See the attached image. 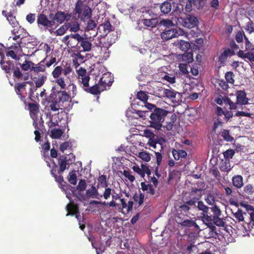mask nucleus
Wrapping results in <instances>:
<instances>
[{
  "label": "nucleus",
  "mask_w": 254,
  "mask_h": 254,
  "mask_svg": "<svg viewBox=\"0 0 254 254\" xmlns=\"http://www.w3.org/2000/svg\"><path fill=\"white\" fill-rule=\"evenodd\" d=\"M73 13L78 14L81 21L85 22L87 20L86 26L85 27V31L93 30L96 26L95 21L91 19L92 11L91 8L87 4H84L81 0H77L73 10Z\"/></svg>",
  "instance_id": "nucleus-1"
},
{
  "label": "nucleus",
  "mask_w": 254,
  "mask_h": 254,
  "mask_svg": "<svg viewBox=\"0 0 254 254\" xmlns=\"http://www.w3.org/2000/svg\"><path fill=\"white\" fill-rule=\"evenodd\" d=\"M70 94L65 90L59 91L57 93L55 92L51 93L46 100L50 103V107L53 111H58L60 108V104L68 101L70 99Z\"/></svg>",
  "instance_id": "nucleus-2"
},
{
  "label": "nucleus",
  "mask_w": 254,
  "mask_h": 254,
  "mask_svg": "<svg viewBox=\"0 0 254 254\" xmlns=\"http://www.w3.org/2000/svg\"><path fill=\"white\" fill-rule=\"evenodd\" d=\"M170 112L163 108H155L150 115V127L159 130L162 127L167 115Z\"/></svg>",
  "instance_id": "nucleus-3"
},
{
  "label": "nucleus",
  "mask_w": 254,
  "mask_h": 254,
  "mask_svg": "<svg viewBox=\"0 0 254 254\" xmlns=\"http://www.w3.org/2000/svg\"><path fill=\"white\" fill-rule=\"evenodd\" d=\"M1 68L6 73L10 74L13 73V77L14 80H22L23 73L20 70V63L19 62H13L11 61L4 62L1 59L0 61Z\"/></svg>",
  "instance_id": "nucleus-4"
},
{
  "label": "nucleus",
  "mask_w": 254,
  "mask_h": 254,
  "mask_svg": "<svg viewBox=\"0 0 254 254\" xmlns=\"http://www.w3.org/2000/svg\"><path fill=\"white\" fill-rule=\"evenodd\" d=\"M236 96V101L235 102H233L230 98L226 97L224 99V103L229 105L231 110H235L242 105L248 103L249 99L246 96L247 94L245 91H237Z\"/></svg>",
  "instance_id": "nucleus-5"
},
{
  "label": "nucleus",
  "mask_w": 254,
  "mask_h": 254,
  "mask_svg": "<svg viewBox=\"0 0 254 254\" xmlns=\"http://www.w3.org/2000/svg\"><path fill=\"white\" fill-rule=\"evenodd\" d=\"M27 84H29L30 87H33L34 85V83L31 81L18 82L15 83L14 85V90L16 93L25 105H26V96L23 95V92L25 91Z\"/></svg>",
  "instance_id": "nucleus-6"
},
{
  "label": "nucleus",
  "mask_w": 254,
  "mask_h": 254,
  "mask_svg": "<svg viewBox=\"0 0 254 254\" xmlns=\"http://www.w3.org/2000/svg\"><path fill=\"white\" fill-rule=\"evenodd\" d=\"M202 190L201 189H197L192 188L189 192L188 198V204H193L196 206V202L199 200L202 196Z\"/></svg>",
  "instance_id": "nucleus-7"
},
{
  "label": "nucleus",
  "mask_w": 254,
  "mask_h": 254,
  "mask_svg": "<svg viewBox=\"0 0 254 254\" xmlns=\"http://www.w3.org/2000/svg\"><path fill=\"white\" fill-rule=\"evenodd\" d=\"M49 17L53 20L54 25H55L56 21L59 24H62L64 21H68L71 17V14L65 13L64 11H58L55 14L50 13Z\"/></svg>",
  "instance_id": "nucleus-8"
},
{
  "label": "nucleus",
  "mask_w": 254,
  "mask_h": 254,
  "mask_svg": "<svg viewBox=\"0 0 254 254\" xmlns=\"http://www.w3.org/2000/svg\"><path fill=\"white\" fill-rule=\"evenodd\" d=\"M37 23L39 28L48 29L54 26V21L52 19L49 20L47 15L43 13L38 14L37 18Z\"/></svg>",
  "instance_id": "nucleus-9"
},
{
  "label": "nucleus",
  "mask_w": 254,
  "mask_h": 254,
  "mask_svg": "<svg viewBox=\"0 0 254 254\" xmlns=\"http://www.w3.org/2000/svg\"><path fill=\"white\" fill-rule=\"evenodd\" d=\"M185 215L183 214H178L176 217L177 223L184 227H194L196 229L199 228V226L195 221L189 219H185Z\"/></svg>",
  "instance_id": "nucleus-10"
},
{
  "label": "nucleus",
  "mask_w": 254,
  "mask_h": 254,
  "mask_svg": "<svg viewBox=\"0 0 254 254\" xmlns=\"http://www.w3.org/2000/svg\"><path fill=\"white\" fill-rule=\"evenodd\" d=\"M181 20L183 26L188 28L194 27L198 22L197 18L190 14L187 15L186 17L181 18Z\"/></svg>",
  "instance_id": "nucleus-11"
},
{
  "label": "nucleus",
  "mask_w": 254,
  "mask_h": 254,
  "mask_svg": "<svg viewBox=\"0 0 254 254\" xmlns=\"http://www.w3.org/2000/svg\"><path fill=\"white\" fill-rule=\"evenodd\" d=\"M2 14L6 17V20L13 29L22 28L12 11L7 12L6 10H2Z\"/></svg>",
  "instance_id": "nucleus-12"
},
{
  "label": "nucleus",
  "mask_w": 254,
  "mask_h": 254,
  "mask_svg": "<svg viewBox=\"0 0 254 254\" xmlns=\"http://www.w3.org/2000/svg\"><path fill=\"white\" fill-rule=\"evenodd\" d=\"M163 93L160 94L163 97H167L171 99L173 102L175 103H178L181 100L182 95L180 93L177 92L174 90L169 89L163 90Z\"/></svg>",
  "instance_id": "nucleus-13"
},
{
  "label": "nucleus",
  "mask_w": 254,
  "mask_h": 254,
  "mask_svg": "<svg viewBox=\"0 0 254 254\" xmlns=\"http://www.w3.org/2000/svg\"><path fill=\"white\" fill-rule=\"evenodd\" d=\"M60 150L64 155L66 156H64V155L62 156L64 158V159H74L75 156L70 153L71 151L70 148H69V144L67 141H65L60 145Z\"/></svg>",
  "instance_id": "nucleus-14"
},
{
  "label": "nucleus",
  "mask_w": 254,
  "mask_h": 254,
  "mask_svg": "<svg viewBox=\"0 0 254 254\" xmlns=\"http://www.w3.org/2000/svg\"><path fill=\"white\" fill-rule=\"evenodd\" d=\"M28 106L29 114L31 118L34 120V122L37 118L38 114L40 111V105L37 102L26 103Z\"/></svg>",
  "instance_id": "nucleus-15"
},
{
  "label": "nucleus",
  "mask_w": 254,
  "mask_h": 254,
  "mask_svg": "<svg viewBox=\"0 0 254 254\" xmlns=\"http://www.w3.org/2000/svg\"><path fill=\"white\" fill-rule=\"evenodd\" d=\"M113 82V78L111 76L110 73L107 72L104 73L100 77L98 82L99 85L104 88H106V86H110Z\"/></svg>",
  "instance_id": "nucleus-16"
},
{
  "label": "nucleus",
  "mask_w": 254,
  "mask_h": 254,
  "mask_svg": "<svg viewBox=\"0 0 254 254\" xmlns=\"http://www.w3.org/2000/svg\"><path fill=\"white\" fill-rule=\"evenodd\" d=\"M235 54V53L233 50H231L229 48H225L218 57V62L221 66H224L228 57H231Z\"/></svg>",
  "instance_id": "nucleus-17"
},
{
  "label": "nucleus",
  "mask_w": 254,
  "mask_h": 254,
  "mask_svg": "<svg viewBox=\"0 0 254 254\" xmlns=\"http://www.w3.org/2000/svg\"><path fill=\"white\" fill-rule=\"evenodd\" d=\"M179 33L176 29H165L164 32L161 33V38L164 40H168L173 38L177 37Z\"/></svg>",
  "instance_id": "nucleus-18"
},
{
  "label": "nucleus",
  "mask_w": 254,
  "mask_h": 254,
  "mask_svg": "<svg viewBox=\"0 0 254 254\" xmlns=\"http://www.w3.org/2000/svg\"><path fill=\"white\" fill-rule=\"evenodd\" d=\"M188 202V198H185V200H183V203H181V205L179 207L178 210L181 212L180 214L186 213L187 215V212H189V211L191 208H195L196 206H194L193 204H188L187 202Z\"/></svg>",
  "instance_id": "nucleus-19"
},
{
  "label": "nucleus",
  "mask_w": 254,
  "mask_h": 254,
  "mask_svg": "<svg viewBox=\"0 0 254 254\" xmlns=\"http://www.w3.org/2000/svg\"><path fill=\"white\" fill-rule=\"evenodd\" d=\"M205 221H212L213 222V223L218 226H224L225 223V222L219 217V216L217 217H212V215H206L205 216V218H204V220H203V222Z\"/></svg>",
  "instance_id": "nucleus-20"
},
{
  "label": "nucleus",
  "mask_w": 254,
  "mask_h": 254,
  "mask_svg": "<svg viewBox=\"0 0 254 254\" xmlns=\"http://www.w3.org/2000/svg\"><path fill=\"white\" fill-rule=\"evenodd\" d=\"M110 35L107 38L105 37L101 39L98 46L101 48H106L107 49L110 48L115 42V39L112 37L110 38Z\"/></svg>",
  "instance_id": "nucleus-21"
},
{
  "label": "nucleus",
  "mask_w": 254,
  "mask_h": 254,
  "mask_svg": "<svg viewBox=\"0 0 254 254\" xmlns=\"http://www.w3.org/2000/svg\"><path fill=\"white\" fill-rule=\"evenodd\" d=\"M86 194L88 197L96 198L97 199H99L100 197H102V195L99 194L97 189L93 185L92 186L91 189L86 190Z\"/></svg>",
  "instance_id": "nucleus-22"
},
{
  "label": "nucleus",
  "mask_w": 254,
  "mask_h": 254,
  "mask_svg": "<svg viewBox=\"0 0 254 254\" xmlns=\"http://www.w3.org/2000/svg\"><path fill=\"white\" fill-rule=\"evenodd\" d=\"M232 184L237 189H241L244 185L243 178L241 175H235L232 177Z\"/></svg>",
  "instance_id": "nucleus-23"
},
{
  "label": "nucleus",
  "mask_w": 254,
  "mask_h": 254,
  "mask_svg": "<svg viewBox=\"0 0 254 254\" xmlns=\"http://www.w3.org/2000/svg\"><path fill=\"white\" fill-rule=\"evenodd\" d=\"M197 205H196V207L199 210H201L203 211L202 213V220L203 221V220H204V218H205V216L206 215L208 214V209L209 207L206 206L203 201L198 200V201L196 202Z\"/></svg>",
  "instance_id": "nucleus-24"
},
{
  "label": "nucleus",
  "mask_w": 254,
  "mask_h": 254,
  "mask_svg": "<svg viewBox=\"0 0 254 254\" xmlns=\"http://www.w3.org/2000/svg\"><path fill=\"white\" fill-rule=\"evenodd\" d=\"M141 21L144 25L151 28L155 27L159 23V20L157 18L143 19Z\"/></svg>",
  "instance_id": "nucleus-25"
},
{
  "label": "nucleus",
  "mask_w": 254,
  "mask_h": 254,
  "mask_svg": "<svg viewBox=\"0 0 254 254\" xmlns=\"http://www.w3.org/2000/svg\"><path fill=\"white\" fill-rule=\"evenodd\" d=\"M204 223L210 230L209 233L210 236L213 238H216V237L218 236V234L217 232L216 227L214 225V223H212V221H205Z\"/></svg>",
  "instance_id": "nucleus-26"
},
{
  "label": "nucleus",
  "mask_w": 254,
  "mask_h": 254,
  "mask_svg": "<svg viewBox=\"0 0 254 254\" xmlns=\"http://www.w3.org/2000/svg\"><path fill=\"white\" fill-rule=\"evenodd\" d=\"M161 12L163 14L169 13L172 9V5L170 2L166 1L160 5Z\"/></svg>",
  "instance_id": "nucleus-27"
},
{
  "label": "nucleus",
  "mask_w": 254,
  "mask_h": 254,
  "mask_svg": "<svg viewBox=\"0 0 254 254\" xmlns=\"http://www.w3.org/2000/svg\"><path fill=\"white\" fill-rule=\"evenodd\" d=\"M46 61V58L42 60L40 63L36 65V66L33 65L31 69V71H34L35 72L38 73L39 72H44L45 70V65L42 64V63H44Z\"/></svg>",
  "instance_id": "nucleus-28"
},
{
  "label": "nucleus",
  "mask_w": 254,
  "mask_h": 254,
  "mask_svg": "<svg viewBox=\"0 0 254 254\" xmlns=\"http://www.w3.org/2000/svg\"><path fill=\"white\" fill-rule=\"evenodd\" d=\"M90 77L89 75L83 77H78V81L80 86L85 91V88H87L89 85V82Z\"/></svg>",
  "instance_id": "nucleus-29"
},
{
  "label": "nucleus",
  "mask_w": 254,
  "mask_h": 254,
  "mask_svg": "<svg viewBox=\"0 0 254 254\" xmlns=\"http://www.w3.org/2000/svg\"><path fill=\"white\" fill-rule=\"evenodd\" d=\"M79 45L82 47L83 52H89L91 49L92 44L86 38H85Z\"/></svg>",
  "instance_id": "nucleus-30"
},
{
  "label": "nucleus",
  "mask_w": 254,
  "mask_h": 254,
  "mask_svg": "<svg viewBox=\"0 0 254 254\" xmlns=\"http://www.w3.org/2000/svg\"><path fill=\"white\" fill-rule=\"evenodd\" d=\"M66 210L67 211V213L66 215V216L69 215H74L76 213H78V207L73 203H69L67 205Z\"/></svg>",
  "instance_id": "nucleus-31"
},
{
  "label": "nucleus",
  "mask_w": 254,
  "mask_h": 254,
  "mask_svg": "<svg viewBox=\"0 0 254 254\" xmlns=\"http://www.w3.org/2000/svg\"><path fill=\"white\" fill-rule=\"evenodd\" d=\"M25 30L23 28L13 29L11 31L12 34L14 35L13 38L14 40H16L17 39H21L24 38V36L22 35V33L24 32Z\"/></svg>",
  "instance_id": "nucleus-32"
},
{
  "label": "nucleus",
  "mask_w": 254,
  "mask_h": 254,
  "mask_svg": "<svg viewBox=\"0 0 254 254\" xmlns=\"http://www.w3.org/2000/svg\"><path fill=\"white\" fill-rule=\"evenodd\" d=\"M99 28H103L105 34H107L113 30V26L109 20H105L103 23L100 25Z\"/></svg>",
  "instance_id": "nucleus-33"
},
{
  "label": "nucleus",
  "mask_w": 254,
  "mask_h": 254,
  "mask_svg": "<svg viewBox=\"0 0 254 254\" xmlns=\"http://www.w3.org/2000/svg\"><path fill=\"white\" fill-rule=\"evenodd\" d=\"M172 154L174 157V159H180L185 158L187 155V152L183 150H176L173 149L172 151Z\"/></svg>",
  "instance_id": "nucleus-34"
},
{
  "label": "nucleus",
  "mask_w": 254,
  "mask_h": 254,
  "mask_svg": "<svg viewBox=\"0 0 254 254\" xmlns=\"http://www.w3.org/2000/svg\"><path fill=\"white\" fill-rule=\"evenodd\" d=\"M85 91L93 95H97L100 93V90L99 86L95 84L91 87L89 86L85 88Z\"/></svg>",
  "instance_id": "nucleus-35"
},
{
  "label": "nucleus",
  "mask_w": 254,
  "mask_h": 254,
  "mask_svg": "<svg viewBox=\"0 0 254 254\" xmlns=\"http://www.w3.org/2000/svg\"><path fill=\"white\" fill-rule=\"evenodd\" d=\"M204 200L208 205H215L216 198L214 195L212 193H207L204 197Z\"/></svg>",
  "instance_id": "nucleus-36"
},
{
  "label": "nucleus",
  "mask_w": 254,
  "mask_h": 254,
  "mask_svg": "<svg viewBox=\"0 0 254 254\" xmlns=\"http://www.w3.org/2000/svg\"><path fill=\"white\" fill-rule=\"evenodd\" d=\"M220 168L222 171H229L231 169L230 160H221Z\"/></svg>",
  "instance_id": "nucleus-37"
},
{
  "label": "nucleus",
  "mask_w": 254,
  "mask_h": 254,
  "mask_svg": "<svg viewBox=\"0 0 254 254\" xmlns=\"http://www.w3.org/2000/svg\"><path fill=\"white\" fill-rule=\"evenodd\" d=\"M98 185L97 186L98 188L100 186L102 188H107L108 186V184L107 182V177L106 175H102L100 176L98 178Z\"/></svg>",
  "instance_id": "nucleus-38"
},
{
  "label": "nucleus",
  "mask_w": 254,
  "mask_h": 254,
  "mask_svg": "<svg viewBox=\"0 0 254 254\" xmlns=\"http://www.w3.org/2000/svg\"><path fill=\"white\" fill-rule=\"evenodd\" d=\"M69 26L70 25L69 24H66V23H64V25L61 26L56 31L57 35L62 36L64 35L66 32V31L69 29Z\"/></svg>",
  "instance_id": "nucleus-39"
},
{
  "label": "nucleus",
  "mask_w": 254,
  "mask_h": 254,
  "mask_svg": "<svg viewBox=\"0 0 254 254\" xmlns=\"http://www.w3.org/2000/svg\"><path fill=\"white\" fill-rule=\"evenodd\" d=\"M47 77L44 75H39L38 78L35 81L36 88L41 87L44 84Z\"/></svg>",
  "instance_id": "nucleus-40"
},
{
  "label": "nucleus",
  "mask_w": 254,
  "mask_h": 254,
  "mask_svg": "<svg viewBox=\"0 0 254 254\" xmlns=\"http://www.w3.org/2000/svg\"><path fill=\"white\" fill-rule=\"evenodd\" d=\"M183 61L186 62L187 64H190L193 61V54L190 52H186L182 55Z\"/></svg>",
  "instance_id": "nucleus-41"
},
{
  "label": "nucleus",
  "mask_w": 254,
  "mask_h": 254,
  "mask_svg": "<svg viewBox=\"0 0 254 254\" xmlns=\"http://www.w3.org/2000/svg\"><path fill=\"white\" fill-rule=\"evenodd\" d=\"M67 92L70 94L71 96L74 97L77 93L76 86L73 83H70L67 87Z\"/></svg>",
  "instance_id": "nucleus-42"
},
{
  "label": "nucleus",
  "mask_w": 254,
  "mask_h": 254,
  "mask_svg": "<svg viewBox=\"0 0 254 254\" xmlns=\"http://www.w3.org/2000/svg\"><path fill=\"white\" fill-rule=\"evenodd\" d=\"M68 181L72 185H75L77 183V176L75 171H72L68 174Z\"/></svg>",
  "instance_id": "nucleus-43"
},
{
  "label": "nucleus",
  "mask_w": 254,
  "mask_h": 254,
  "mask_svg": "<svg viewBox=\"0 0 254 254\" xmlns=\"http://www.w3.org/2000/svg\"><path fill=\"white\" fill-rule=\"evenodd\" d=\"M180 49L185 52H187L190 48V44L189 42L181 40L179 42Z\"/></svg>",
  "instance_id": "nucleus-44"
},
{
  "label": "nucleus",
  "mask_w": 254,
  "mask_h": 254,
  "mask_svg": "<svg viewBox=\"0 0 254 254\" xmlns=\"http://www.w3.org/2000/svg\"><path fill=\"white\" fill-rule=\"evenodd\" d=\"M35 65V64L32 62L25 60L23 64H20V67L22 70L28 71L29 69H31L33 65Z\"/></svg>",
  "instance_id": "nucleus-45"
},
{
  "label": "nucleus",
  "mask_w": 254,
  "mask_h": 254,
  "mask_svg": "<svg viewBox=\"0 0 254 254\" xmlns=\"http://www.w3.org/2000/svg\"><path fill=\"white\" fill-rule=\"evenodd\" d=\"M63 70V68L62 66H56L52 71V74L55 79L60 77Z\"/></svg>",
  "instance_id": "nucleus-46"
},
{
  "label": "nucleus",
  "mask_w": 254,
  "mask_h": 254,
  "mask_svg": "<svg viewBox=\"0 0 254 254\" xmlns=\"http://www.w3.org/2000/svg\"><path fill=\"white\" fill-rule=\"evenodd\" d=\"M245 29L249 34L254 33V23L250 19H249V22L246 23Z\"/></svg>",
  "instance_id": "nucleus-47"
},
{
  "label": "nucleus",
  "mask_w": 254,
  "mask_h": 254,
  "mask_svg": "<svg viewBox=\"0 0 254 254\" xmlns=\"http://www.w3.org/2000/svg\"><path fill=\"white\" fill-rule=\"evenodd\" d=\"M245 51H254V45L250 42L248 38L245 36Z\"/></svg>",
  "instance_id": "nucleus-48"
},
{
  "label": "nucleus",
  "mask_w": 254,
  "mask_h": 254,
  "mask_svg": "<svg viewBox=\"0 0 254 254\" xmlns=\"http://www.w3.org/2000/svg\"><path fill=\"white\" fill-rule=\"evenodd\" d=\"M220 134L223 139L227 141H231L234 139L233 137L230 135L228 130L224 129L221 132Z\"/></svg>",
  "instance_id": "nucleus-49"
},
{
  "label": "nucleus",
  "mask_w": 254,
  "mask_h": 254,
  "mask_svg": "<svg viewBox=\"0 0 254 254\" xmlns=\"http://www.w3.org/2000/svg\"><path fill=\"white\" fill-rule=\"evenodd\" d=\"M138 99L142 101L143 103L146 102L148 99V96L143 91H139L136 95Z\"/></svg>",
  "instance_id": "nucleus-50"
},
{
  "label": "nucleus",
  "mask_w": 254,
  "mask_h": 254,
  "mask_svg": "<svg viewBox=\"0 0 254 254\" xmlns=\"http://www.w3.org/2000/svg\"><path fill=\"white\" fill-rule=\"evenodd\" d=\"M63 134V131L61 129H53L51 131V136L53 138H59Z\"/></svg>",
  "instance_id": "nucleus-51"
},
{
  "label": "nucleus",
  "mask_w": 254,
  "mask_h": 254,
  "mask_svg": "<svg viewBox=\"0 0 254 254\" xmlns=\"http://www.w3.org/2000/svg\"><path fill=\"white\" fill-rule=\"evenodd\" d=\"M66 24H69L70 25L69 29L70 32H76L80 29L79 25L77 22L72 23L68 22L66 23Z\"/></svg>",
  "instance_id": "nucleus-52"
},
{
  "label": "nucleus",
  "mask_w": 254,
  "mask_h": 254,
  "mask_svg": "<svg viewBox=\"0 0 254 254\" xmlns=\"http://www.w3.org/2000/svg\"><path fill=\"white\" fill-rule=\"evenodd\" d=\"M245 33L243 31H239L237 32L235 35V39L237 43H240L243 42V39H245Z\"/></svg>",
  "instance_id": "nucleus-53"
},
{
  "label": "nucleus",
  "mask_w": 254,
  "mask_h": 254,
  "mask_svg": "<svg viewBox=\"0 0 254 254\" xmlns=\"http://www.w3.org/2000/svg\"><path fill=\"white\" fill-rule=\"evenodd\" d=\"M69 160H61V161L59 163L60 164V169L58 171V174H61L64 171L67 165V161Z\"/></svg>",
  "instance_id": "nucleus-54"
},
{
  "label": "nucleus",
  "mask_w": 254,
  "mask_h": 254,
  "mask_svg": "<svg viewBox=\"0 0 254 254\" xmlns=\"http://www.w3.org/2000/svg\"><path fill=\"white\" fill-rule=\"evenodd\" d=\"M234 74L232 71H228L225 73V77L227 82L233 84L234 82Z\"/></svg>",
  "instance_id": "nucleus-55"
},
{
  "label": "nucleus",
  "mask_w": 254,
  "mask_h": 254,
  "mask_svg": "<svg viewBox=\"0 0 254 254\" xmlns=\"http://www.w3.org/2000/svg\"><path fill=\"white\" fill-rule=\"evenodd\" d=\"M210 208L212 212L213 213L212 217H217L221 215L222 212L219 207L216 204L214 205Z\"/></svg>",
  "instance_id": "nucleus-56"
},
{
  "label": "nucleus",
  "mask_w": 254,
  "mask_h": 254,
  "mask_svg": "<svg viewBox=\"0 0 254 254\" xmlns=\"http://www.w3.org/2000/svg\"><path fill=\"white\" fill-rule=\"evenodd\" d=\"M36 90V87H35L34 85L33 87H30L29 89L28 92V98L32 102L34 103L36 102L34 97V92Z\"/></svg>",
  "instance_id": "nucleus-57"
},
{
  "label": "nucleus",
  "mask_w": 254,
  "mask_h": 254,
  "mask_svg": "<svg viewBox=\"0 0 254 254\" xmlns=\"http://www.w3.org/2000/svg\"><path fill=\"white\" fill-rule=\"evenodd\" d=\"M33 125H34L36 130L34 131V134L35 135V139L36 142H39L41 139V133L39 130V127L38 124L36 121L34 122Z\"/></svg>",
  "instance_id": "nucleus-58"
},
{
  "label": "nucleus",
  "mask_w": 254,
  "mask_h": 254,
  "mask_svg": "<svg viewBox=\"0 0 254 254\" xmlns=\"http://www.w3.org/2000/svg\"><path fill=\"white\" fill-rule=\"evenodd\" d=\"M56 170H54V168L51 170V174L54 177L55 181L58 183V184L64 182V178L62 176H57L55 173Z\"/></svg>",
  "instance_id": "nucleus-59"
},
{
  "label": "nucleus",
  "mask_w": 254,
  "mask_h": 254,
  "mask_svg": "<svg viewBox=\"0 0 254 254\" xmlns=\"http://www.w3.org/2000/svg\"><path fill=\"white\" fill-rule=\"evenodd\" d=\"M36 14L30 13L26 16V21L30 24L34 23L36 20Z\"/></svg>",
  "instance_id": "nucleus-60"
},
{
  "label": "nucleus",
  "mask_w": 254,
  "mask_h": 254,
  "mask_svg": "<svg viewBox=\"0 0 254 254\" xmlns=\"http://www.w3.org/2000/svg\"><path fill=\"white\" fill-rule=\"evenodd\" d=\"M55 82L56 83L60 86L61 89H65L66 85L64 77H59L56 78Z\"/></svg>",
  "instance_id": "nucleus-61"
},
{
  "label": "nucleus",
  "mask_w": 254,
  "mask_h": 254,
  "mask_svg": "<svg viewBox=\"0 0 254 254\" xmlns=\"http://www.w3.org/2000/svg\"><path fill=\"white\" fill-rule=\"evenodd\" d=\"M235 154L233 149H228L223 153L225 159H231Z\"/></svg>",
  "instance_id": "nucleus-62"
},
{
  "label": "nucleus",
  "mask_w": 254,
  "mask_h": 254,
  "mask_svg": "<svg viewBox=\"0 0 254 254\" xmlns=\"http://www.w3.org/2000/svg\"><path fill=\"white\" fill-rule=\"evenodd\" d=\"M161 25H163L167 28L173 26V22L170 19H162L159 23Z\"/></svg>",
  "instance_id": "nucleus-63"
},
{
  "label": "nucleus",
  "mask_w": 254,
  "mask_h": 254,
  "mask_svg": "<svg viewBox=\"0 0 254 254\" xmlns=\"http://www.w3.org/2000/svg\"><path fill=\"white\" fill-rule=\"evenodd\" d=\"M86 188V183L85 180L81 179L77 186V189L80 191H84Z\"/></svg>",
  "instance_id": "nucleus-64"
}]
</instances>
